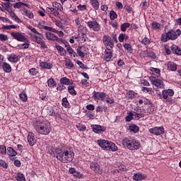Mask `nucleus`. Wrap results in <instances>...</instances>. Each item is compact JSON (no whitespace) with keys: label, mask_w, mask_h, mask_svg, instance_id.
<instances>
[{"label":"nucleus","mask_w":181,"mask_h":181,"mask_svg":"<svg viewBox=\"0 0 181 181\" xmlns=\"http://www.w3.org/2000/svg\"><path fill=\"white\" fill-rule=\"evenodd\" d=\"M168 70H170V71H176L177 70V65L175 64V62H170L167 64Z\"/></svg>","instance_id":"obj_23"},{"label":"nucleus","mask_w":181,"mask_h":181,"mask_svg":"<svg viewBox=\"0 0 181 181\" xmlns=\"http://www.w3.org/2000/svg\"><path fill=\"white\" fill-rule=\"evenodd\" d=\"M0 155H6V146L0 145Z\"/></svg>","instance_id":"obj_54"},{"label":"nucleus","mask_w":181,"mask_h":181,"mask_svg":"<svg viewBox=\"0 0 181 181\" xmlns=\"http://www.w3.org/2000/svg\"><path fill=\"white\" fill-rule=\"evenodd\" d=\"M65 66H66V67H68V69H73V67H74V64H73L71 60L68 59V60L65 61Z\"/></svg>","instance_id":"obj_49"},{"label":"nucleus","mask_w":181,"mask_h":181,"mask_svg":"<svg viewBox=\"0 0 181 181\" xmlns=\"http://www.w3.org/2000/svg\"><path fill=\"white\" fill-rule=\"evenodd\" d=\"M148 132L153 135H162V134H165V128H163V127H156L150 129Z\"/></svg>","instance_id":"obj_7"},{"label":"nucleus","mask_w":181,"mask_h":181,"mask_svg":"<svg viewBox=\"0 0 181 181\" xmlns=\"http://www.w3.org/2000/svg\"><path fill=\"white\" fill-rule=\"evenodd\" d=\"M6 153L8 156H16V155H18L16 151L12 147L7 148Z\"/></svg>","instance_id":"obj_28"},{"label":"nucleus","mask_w":181,"mask_h":181,"mask_svg":"<svg viewBox=\"0 0 181 181\" xmlns=\"http://www.w3.org/2000/svg\"><path fill=\"white\" fill-rule=\"evenodd\" d=\"M76 52L80 57H84L85 54L83 51H81V47H78L76 49Z\"/></svg>","instance_id":"obj_60"},{"label":"nucleus","mask_w":181,"mask_h":181,"mask_svg":"<svg viewBox=\"0 0 181 181\" xmlns=\"http://www.w3.org/2000/svg\"><path fill=\"white\" fill-rule=\"evenodd\" d=\"M122 144L124 148L129 151H138L141 148V142L131 137L123 139Z\"/></svg>","instance_id":"obj_3"},{"label":"nucleus","mask_w":181,"mask_h":181,"mask_svg":"<svg viewBox=\"0 0 181 181\" xmlns=\"http://www.w3.org/2000/svg\"><path fill=\"white\" fill-rule=\"evenodd\" d=\"M90 168L95 173H98L99 175H101L103 173V168H101V166L98 164L97 162H92L90 164Z\"/></svg>","instance_id":"obj_8"},{"label":"nucleus","mask_w":181,"mask_h":181,"mask_svg":"<svg viewBox=\"0 0 181 181\" xmlns=\"http://www.w3.org/2000/svg\"><path fill=\"white\" fill-rule=\"evenodd\" d=\"M68 91L71 95H77V92L74 90V86L73 85H69L68 86Z\"/></svg>","instance_id":"obj_35"},{"label":"nucleus","mask_w":181,"mask_h":181,"mask_svg":"<svg viewBox=\"0 0 181 181\" xmlns=\"http://www.w3.org/2000/svg\"><path fill=\"white\" fill-rule=\"evenodd\" d=\"M168 36L170 40H176L177 39L178 36H180L181 35V30L180 29L175 30H170L168 31Z\"/></svg>","instance_id":"obj_6"},{"label":"nucleus","mask_w":181,"mask_h":181,"mask_svg":"<svg viewBox=\"0 0 181 181\" xmlns=\"http://www.w3.org/2000/svg\"><path fill=\"white\" fill-rule=\"evenodd\" d=\"M61 84H65L69 86V84H73V81L67 78L66 77H63L60 79Z\"/></svg>","instance_id":"obj_29"},{"label":"nucleus","mask_w":181,"mask_h":181,"mask_svg":"<svg viewBox=\"0 0 181 181\" xmlns=\"http://www.w3.org/2000/svg\"><path fill=\"white\" fill-rule=\"evenodd\" d=\"M49 115H50L51 117H55V118H60V114H59L57 112H56L53 109H50L49 110L48 112Z\"/></svg>","instance_id":"obj_33"},{"label":"nucleus","mask_w":181,"mask_h":181,"mask_svg":"<svg viewBox=\"0 0 181 181\" xmlns=\"http://www.w3.org/2000/svg\"><path fill=\"white\" fill-rule=\"evenodd\" d=\"M56 158L62 163H70L74 159V151L69 146H59L57 150Z\"/></svg>","instance_id":"obj_1"},{"label":"nucleus","mask_w":181,"mask_h":181,"mask_svg":"<svg viewBox=\"0 0 181 181\" xmlns=\"http://www.w3.org/2000/svg\"><path fill=\"white\" fill-rule=\"evenodd\" d=\"M36 132L40 134V135H49L52 131V127H50V122L47 121L40 122L38 121L35 123L34 127Z\"/></svg>","instance_id":"obj_2"},{"label":"nucleus","mask_w":181,"mask_h":181,"mask_svg":"<svg viewBox=\"0 0 181 181\" xmlns=\"http://www.w3.org/2000/svg\"><path fill=\"white\" fill-rule=\"evenodd\" d=\"M62 105L65 108H70V103H69V100H67V98H64L62 99Z\"/></svg>","instance_id":"obj_45"},{"label":"nucleus","mask_w":181,"mask_h":181,"mask_svg":"<svg viewBox=\"0 0 181 181\" xmlns=\"http://www.w3.org/2000/svg\"><path fill=\"white\" fill-rule=\"evenodd\" d=\"M103 42L105 46H110V49H112V47H114V42L112 41L111 37H110L109 35H103Z\"/></svg>","instance_id":"obj_9"},{"label":"nucleus","mask_w":181,"mask_h":181,"mask_svg":"<svg viewBox=\"0 0 181 181\" xmlns=\"http://www.w3.org/2000/svg\"><path fill=\"white\" fill-rule=\"evenodd\" d=\"M110 18L111 19V21H114V19H117V18H118V15L117 14V13L114 11H110Z\"/></svg>","instance_id":"obj_46"},{"label":"nucleus","mask_w":181,"mask_h":181,"mask_svg":"<svg viewBox=\"0 0 181 181\" xmlns=\"http://www.w3.org/2000/svg\"><path fill=\"white\" fill-rule=\"evenodd\" d=\"M146 179V175L142 174V173H137L133 175V180L141 181Z\"/></svg>","instance_id":"obj_17"},{"label":"nucleus","mask_w":181,"mask_h":181,"mask_svg":"<svg viewBox=\"0 0 181 181\" xmlns=\"http://www.w3.org/2000/svg\"><path fill=\"white\" fill-rule=\"evenodd\" d=\"M28 142L30 146H33L36 144V139L35 138V134L29 132L28 135Z\"/></svg>","instance_id":"obj_15"},{"label":"nucleus","mask_w":181,"mask_h":181,"mask_svg":"<svg viewBox=\"0 0 181 181\" xmlns=\"http://www.w3.org/2000/svg\"><path fill=\"white\" fill-rule=\"evenodd\" d=\"M171 52L175 54H177L178 56H181V49L176 45H173L171 46Z\"/></svg>","instance_id":"obj_25"},{"label":"nucleus","mask_w":181,"mask_h":181,"mask_svg":"<svg viewBox=\"0 0 181 181\" xmlns=\"http://www.w3.org/2000/svg\"><path fill=\"white\" fill-rule=\"evenodd\" d=\"M0 40H1V42H6V40H8V35L0 34Z\"/></svg>","instance_id":"obj_62"},{"label":"nucleus","mask_w":181,"mask_h":181,"mask_svg":"<svg viewBox=\"0 0 181 181\" xmlns=\"http://www.w3.org/2000/svg\"><path fill=\"white\" fill-rule=\"evenodd\" d=\"M123 47H124V49H126V50H127V52H132V46H131V44L129 43H125L123 45Z\"/></svg>","instance_id":"obj_55"},{"label":"nucleus","mask_w":181,"mask_h":181,"mask_svg":"<svg viewBox=\"0 0 181 181\" xmlns=\"http://www.w3.org/2000/svg\"><path fill=\"white\" fill-rule=\"evenodd\" d=\"M91 128L93 132H95V134H100V132H105L107 129V127L100 126L99 124H92Z\"/></svg>","instance_id":"obj_11"},{"label":"nucleus","mask_w":181,"mask_h":181,"mask_svg":"<svg viewBox=\"0 0 181 181\" xmlns=\"http://www.w3.org/2000/svg\"><path fill=\"white\" fill-rule=\"evenodd\" d=\"M19 97L21 101H23V103H26V101H28V95L26 93H20Z\"/></svg>","instance_id":"obj_51"},{"label":"nucleus","mask_w":181,"mask_h":181,"mask_svg":"<svg viewBox=\"0 0 181 181\" xmlns=\"http://www.w3.org/2000/svg\"><path fill=\"white\" fill-rule=\"evenodd\" d=\"M134 117H136V118H138V119H139L140 118H144L145 117V115L141 112H134Z\"/></svg>","instance_id":"obj_56"},{"label":"nucleus","mask_w":181,"mask_h":181,"mask_svg":"<svg viewBox=\"0 0 181 181\" xmlns=\"http://www.w3.org/2000/svg\"><path fill=\"white\" fill-rule=\"evenodd\" d=\"M76 128H77V129H78V131H81L82 132H84V131H86V125H84L81 123L77 124Z\"/></svg>","instance_id":"obj_44"},{"label":"nucleus","mask_w":181,"mask_h":181,"mask_svg":"<svg viewBox=\"0 0 181 181\" xmlns=\"http://www.w3.org/2000/svg\"><path fill=\"white\" fill-rule=\"evenodd\" d=\"M141 43L143 45H144V46H146L148 47V46H149V45H151V40H149V38L145 37L142 41Z\"/></svg>","instance_id":"obj_47"},{"label":"nucleus","mask_w":181,"mask_h":181,"mask_svg":"<svg viewBox=\"0 0 181 181\" xmlns=\"http://www.w3.org/2000/svg\"><path fill=\"white\" fill-rule=\"evenodd\" d=\"M144 57H151V59H156V54L153 52L144 51Z\"/></svg>","instance_id":"obj_27"},{"label":"nucleus","mask_w":181,"mask_h":181,"mask_svg":"<svg viewBox=\"0 0 181 181\" xmlns=\"http://www.w3.org/2000/svg\"><path fill=\"white\" fill-rule=\"evenodd\" d=\"M134 117H135V114L134 113V112H130L129 115L126 117V122H131V121L134 119Z\"/></svg>","instance_id":"obj_41"},{"label":"nucleus","mask_w":181,"mask_h":181,"mask_svg":"<svg viewBox=\"0 0 181 181\" xmlns=\"http://www.w3.org/2000/svg\"><path fill=\"white\" fill-rule=\"evenodd\" d=\"M175 91L172 89L163 90L162 92L163 98L168 100V97H173Z\"/></svg>","instance_id":"obj_13"},{"label":"nucleus","mask_w":181,"mask_h":181,"mask_svg":"<svg viewBox=\"0 0 181 181\" xmlns=\"http://www.w3.org/2000/svg\"><path fill=\"white\" fill-rule=\"evenodd\" d=\"M23 12H24L25 16L29 18V19H33V18L35 17V16L33 15V13H32V11H30V10L23 8Z\"/></svg>","instance_id":"obj_31"},{"label":"nucleus","mask_w":181,"mask_h":181,"mask_svg":"<svg viewBox=\"0 0 181 181\" xmlns=\"http://www.w3.org/2000/svg\"><path fill=\"white\" fill-rule=\"evenodd\" d=\"M129 130L132 132H134V134H136L137 132H139V127L135 125V124H132L129 126Z\"/></svg>","instance_id":"obj_37"},{"label":"nucleus","mask_w":181,"mask_h":181,"mask_svg":"<svg viewBox=\"0 0 181 181\" xmlns=\"http://www.w3.org/2000/svg\"><path fill=\"white\" fill-rule=\"evenodd\" d=\"M31 37L33 40V42H35V43H37L38 45H40V43H41L43 40H42V38H39V37H37L35 35H31Z\"/></svg>","instance_id":"obj_43"},{"label":"nucleus","mask_w":181,"mask_h":181,"mask_svg":"<svg viewBox=\"0 0 181 181\" xmlns=\"http://www.w3.org/2000/svg\"><path fill=\"white\" fill-rule=\"evenodd\" d=\"M93 97L95 100L104 101L105 100V97H107V94L104 92H96L93 94Z\"/></svg>","instance_id":"obj_14"},{"label":"nucleus","mask_w":181,"mask_h":181,"mask_svg":"<svg viewBox=\"0 0 181 181\" xmlns=\"http://www.w3.org/2000/svg\"><path fill=\"white\" fill-rule=\"evenodd\" d=\"M19 56L15 54H11L8 57V60L11 63H18V62H19Z\"/></svg>","instance_id":"obj_21"},{"label":"nucleus","mask_w":181,"mask_h":181,"mask_svg":"<svg viewBox=\"0 0 181 181\" xmlns=\"http://www.w3.org/2000/svg\"><path fill=\"white\" fill-rule=\"evenodd\" d=\"M161 40L162 42H168V40H170V38H169L168 33L162 35Z\"/></svg>","instance_id":"obj_53"},{"label":"nucleus","mask_w":181,"mask_h":181,"mask_svg":"<svg viewBox=\"0 0 181 181\" xmlns=\"http://www.w3.org/2000/svg\"><path fill=\"white\" fill-rule=\"evenodd\" d=\"M90 4L93 9L98 11V8H100V2H98V0H90Z\"/></svg>","instance_id":"obj_32"},{"label":"nucleus","mask_w":181,"mask_h":181,"mask_svg":"<svg viewBox=\"0 0 181 181\" xmlns=\"http://www.w3.org/2000/svg\"><path fill=\"white\" fill-rule=\"evenodd\" d=\"M86 25L89 29H90V30H93V32H100L101 30V25L95 20L87 21Z\"/></svg>","instance_id":"obj_5"},{"label":"nucleus","mask_w":181,"mask_h":181,"mask_svg":"<svg viewBox=\"0 0 181 181\" xmlns=\"http://www.w3.org/2000/svg\"><path fill=\"white\" fill-rule=\"evenodd\" d=\"M47 84L48 87H50L51 88L57 86V83H56V81H54V79L52 78L47 81Z\"/></svg>","instance_id":"obj_36"},{"label":"nucleus","mask_w":181,"mask_h":181,"mask_svg":"<svg viewBox=\"0 0 181 181\" xmlns=\"http://www.w3.org/2000/svg\"><path fill=\"white\" fill-rule=\"evenodd\" d=\"M151 71H153L154 73H156V74H157V77H159V76H160V69H158V68H152Z\"/></svg>","instance_id":"obj_63"},{"label":"nucleus","mask_w":181,"mask_h":181,"mask_svg":"<svg viewBox=\"0 0 181 181\" xmlns=\"http://www.w3.org/2000/svg\"><path fill=\"white\" fill-rule=\"evenodd\" d=\"M52 6L54 7V8L57 9V11H59V12H62V11H63V6H62L60 3H57L56 1L53 2Z\"/></svg>","instance_id":"obj_34"},{"label":"nucleus","mask_w":181,"mask_h":181,"mask_svg":"<svg viewBox=\"0 0 181 181\" xmlns=\"http://www.w3.org/2000/svg\"><path fill=\"white\" fill-rule=\"evenodd\" d=\"M59 149V147L57 148H54L53 146H49L47 148V152L51 155L52 156H57V150Z\"/></svg>","instance_id":"obj_24"},{"label":"nucleus","mask_w":181,"mask_h":181,"mask_svg":"<svg viewBox=\"0 0 181 181\" xmlns=\"http://www.w3.org/2000/svg\"><path fill=\"white\" fill-rule=\"evenodd\" d=\"M54 45L60 56H66V54H67V51H66V49L63 47L59 45L57 43H54Z\"/></svg>","instance_id":"obj_18"},{"label":"nucleus","mask_w":181,"mask_h":181,"mask_svg":"<svg viewBox=\"0 0 181 181\" xmlns=\"http://www.w3.org/2000/svg\"><path fill=\"white\" fill-rule=\"evenodd\" d=\"M1 67L5 73H11V71H12V67L11 66V64L6 62H3Z\"/></svg>","instance_id":"obj_22"},{"label":"nucleus","mask_w":181,"mask_h":181,"mask_svg":"<svg viewBox=\"0 0 181 181\" xmlns=\"http://www.w3.org/2000/svg\"><path fill=\"white\" fill-rule=\"evenodd\" d=\"M28 73H30V74L31 76H36V74H37V73H39V71H37V69H35V68H32V69H30L28 71Z\"/></svg>","instance_id":"obj_57"},{"label":"nucleus","mask_w":181,"mask_h":181,"mask_svg":"<svg viewBox=\"0 0 181 181\" xmlns=\"http://www.w3.org/2000/svg\"><path fill=\"white\" fill-rule=\"evenodd\" d=\"M117 150H118V147L115 146V144L112 142H109L107 151H112V152H114Z\"/></svg>","instance_id":"obj_30"},{"label":"nucleus","mask_w":181,"mask_h":181,"mask_svg":"<svg viewBox=\"0 0 181 181\" xmlns=\"http://www.w3.org/2000/svg\"><path fill=\"white\" fill-rule=\"evenodd\" d=\"M83 31L81 33V36L78 34V39L81 40V43H84L87 40V28L83 27Z\"/></svg>","instance_id":"obj_19"},{"label":"nucleus","mask_w":181,"mask_h":181,"mask_svg":"<svg viewBox=\"0 0 181 181\" xmlns=\"http://www.w3.org/2000/svg\"><path fill=\"white\" fill-rule=\"evenodd\" d=\"M129 26H131V24H129V23H124L120 26V30H122V32H127V29H128Z\"/></svg>","instance_id":"obj_38"},{"label":"nucleus","mask_w":181,"mask_h":181,"mask_svg":"<svg viewBox=\"0 0 181 181\" xmlns=\"http://www.w3.org/2000/svg\"><path fill=\"white\" fill-rule=\"evenodd\" d=\"M108 107L107 106H98L96 107V112H106Z\"/></svg>","instance_id":"obj_40"},{"label":"nucleus","mask_w":181,"mask_h":181,"mask_svg":"<svg viewBox=\"0 0 181 181\" xmlns=\"http://www.w3.org/2000/svg\"><path fill=\"white\" fill-rule=\"evenodd\" d=\"M125 40V34L121 33L119 35V42H120V43H122V42H124V40Z\"/></svg>","instance_id":"obj_64"},{"label":"nucleus","mask_w":181,"mask_h":181,"mask_svg":"<svg viewBox=\"0 0 181 181\" xmlns=\"http://www.w3.org/2000/svg\"><path fill=\"white\" fill-rule=\"evenodd\" d=\"M152 28H154L155 30L160 29V23L156 21H154L152 23Z\"/></svg>","instance_id":"obj_58"},{"label":"nucleus","mask_w":181,"mask_h":181,"mask_svg":"<svg viewBox=\"0 0 181 181\" xmlns=\"http://www.w3.org/2000/svg\"><path fill=\"white\" fill-rule=\"evenodd\" d=\"M97 143L99 146H101L102 149H104V151H107L110 141L107 140L99 139L97 141Z\"/></svg>","instance_id":"obj_16"},{"label":"nucleus","mask_w":181,"mask_h":181,"mask_svg":"<svg viewBox=\"0 0 181 181\" xmlns=\"http://www.w3.org/2000/svg\"><path fill=\"white\" fill-rule=\"evenodd\" d=\"M104 59L106 62H110L112 59V48H106Z\"/></svg>","instance_id":"obj_12"},{"label":"nucleus","mask_w":181,"mask_h":181,"mask_svg":"<svg viewBox=\"0 0 181 181\" xmlns=\"http://www.w3.org/2000/svg\"><path fill=\"white\" fill-rule=\"evenodd\" d=\"M66 50L69 54H70L71 56H73L74 57H76V52H74V50L73 49V48H71L70 45H67Z\"/></svg>","instance_id":"obj_39"},{"label":"nucleus","mask_w":181,"mask_h":181,"mask_svg":"<svg viewBox=\"0 0 181 181\" xmlns=\"http://www.w3.org/2000/svg\"><path fill=\"white\" fill-rule=\"evenodd\" d=\"M42 29H45V30H49V32H52L53 33H57V30L47 25H42Z\"/></svg>","instance_id":"obj_48"},{"label":"nucleus","mask_w":181,"mask_h":181,"mask_svg":"<svg viewBox=\"0 0 181 181\" xmlns=\"http://www.w3.org/2000/svg\"><path fill=\"white\" fill-rule=\"evenodd\" d=\"M135 95H136V93L134 92V90H129L127 92V97H129L130 100H133V98H135Z\"/></svg>","instance_id":"obj_50"},{"label":"nucleus","mask_w":181,"mask_h":181,"mask_svg":"<svg viewBox=\"0 0 181 181\" xmlns=\"http://www.w3.org/2000/svg\"><path fill=\"white\" fill-rule=\"evenodd\" d=\"M1 6L5 9V11H9V8H11V4L9 3V1H8L7 3L2 2Z\"/></svg>","instance_id":"obj_52"},{"label":"nucleus","mask_w":181,"mask_h":181,"mask_svg":"<svg viewBox=\"0 0 181 181\" xmlns=\"http://www.w3.org/2000/svg\"><path fill=\"white\" fill-rule=\"evenodd\" d=\"M150 80L153 84V88L156 90V91H159V90L165 88V83H163V81L153 76L150 77Z\"/></svg>","instance_id":"obj_4"},{"label":"nucleus","mask_w":181,"mask_h":181,"mask_svg":"<svg viewBox=\"0 0 181 181\" xmlns=\"http://www.w3.org/2000/svg\"><path fill=\"white\" fill-rule=\"evenodd\" d=\"M17 181H25V175L23 173H18L16 177Z\"/></svg>","instance_id":"obj_42"},{"label":"nucleus","mask_w":181,"mask_h":181,"mask_svg":"<svg viewBox=\"0 0 181 181\" xmlns=\"http://www.w3.org/2000/svg\"><path fill=\"white\" fill-rule=\"evenodd\" d=\"M40 67H42V69H47V70H51V69H53V64L47 62H40Z\"/></svg>","instance_id":"obj_26"},{"label":"nucleus","mask_w":181,"mask_h":181,"mask_svg":"<svg viewBox=\"0 0 181 181\" xmlns=\"http://www.w3.org/2000/svg\"><path fill=\"white\" fill-rule=\"evenodd\" d=\"M3 29H6L7 30H10V29H16V25H3Z\"/></svg>","instance_id":"obj_59"},{"label":"nucleus","mask_w":181,"mask_h":181,"mask_svg":"<svg viewBox=\"0 0 181 181\" xmlns=\"http://www.w3.org/2000/svg\"><path fill=\"white\" fill-rule=\"evenodd\" d=\"M45 37L47 40H52V42H56V40H57V36L50 32L45 33Z\"/></svg>","instance_id":"obj_20"},{"label":"nucleus","mask_w":181,"mask_h":181,"mask_svg":"<svg viewBox=\"0 0 181 181\" xmlns=\"http://www.w3.org/2000/svg\"><path fill=\"white\" fill-rule=\"evenodd\" d=\"M12 37L18 42H26L27 39L21 33H11Z\"/></svg>","instance_id":"obj_10"},{"label":"nucleus","mask_w":181,"mask_h":181,"mask_svg":"<svg viewBox=\"0 0 181 181\" xmlns=\"http://www.w3.org/2000/svg\"><path fill=\"white\" fill-rule=\"evenodd\" d=\"M0 167L4 168V169H8V163L5 160H0Z\"/></svg>","instance_id":"obj_61"}]
</instances>
